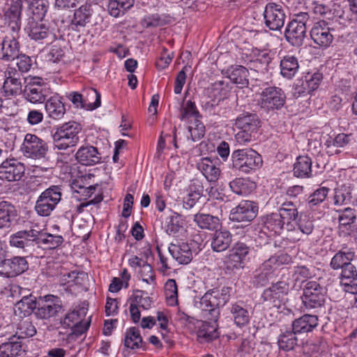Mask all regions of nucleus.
I'll use <instances>...</instances> for the list:
<instances>
[{"label": "nucleus", "instance_id": "nucleus-19", "mask_svg": "<svg viewBox=\"0 0 357 357\" xmlns=\"http://www.w3.org/2000/svg\"><path fill=\"white\" fill-rule=\"evenodd\" d=\"M220 163L217 158L205 157L197 162V167L208 182L216 183L222 174Z\"/></svg>", "mask_w": 357, "mask_h": 357}, {"label": "nucleus", "instance_id": "nucleus-23", "mask_svg": "<svg viewBox=\"0 0 357 357\" xmlns=\"http://www.w3.org/2000/svg\"><path fill=\"white\" fill-rule=\"evenodd\" d=\"M79 163L85 166H92L102 162L101 154L98 149L91 145L82 146L75 154Z\"/></svg>", "mask_w": 357, "mask_h": 357}, {"label": "nucleus", "instance_id": "nucleus-3", "mask_svg": "<svg viewBox=\"0 0 357 357\" xmlns=\"http://www.w3.org/2000/svg\"><path fill=\"white\" fill-rule=\"evenodd\" d=\"M82 130L80 124L70 121L56 128L53 134L54 146L59 150H66L79 142L78 134Z\"/></svg>", "mask_w": 357, "mask_h": 357}, {"label": "nucleus", "instance_id": "nucleus-47", "mask_svg": "<svg viewBox=\"0 0 357 357\" xmlns=\"http://www.w3.org/2000/svg\"><path fill=\"white\" fill-rule=\"evenodd\" d=\"M48 8L47 0H30L28 11L31 14L29 19L43 20Z\"/></svg>", "mask_w": 357, "mask_h": 357}, {"label": "nucleus", "instance_id": "nucleus-50", "mask_svg": "<svg viewBox=\"0 0 357 357\" xmlns=\"http://www.w3.org/2000/svg\"><path fill=\"white\" fill-rule=\"evenodd\" d=\"M197 340L200 343L208 342L216 339L218 337V333L216 329L210 326L206 321H202L199 326L197 333Z\"/></svg>", "mask_w": 357, "mask_h": 357}, {"label": "nucleus", "instance_id": "nucleus-31", "mask_svg": "<svg viewBox=\"0 0 357 357\" xmlns=\"http://www.w3.org/2000/svg\"><path fill=\"white\" fill-rule=\"evenodd\" d=\"M14 335L8 338V341L0 345V356L1 357H17L21 356L24 349L21 341Z\"/></svg>", "mask_w": 357, "mask_h": 357}, {"label": "nucleus", "instance_id": "nucleus-20", "mask_svg": "<svg viewBox=\"0 0 357 357\" xmlns=\"http://www.w3.org/2000/svg\"><path fill=\"white\" fill-rule=\"evenodd\" d=\"M288 291V284L284 281H279L266 289L263 292L262 298L264 301L278 307Z\"/></svg>", "mask_w": 357, "mask_h": 357}, {"label": "nucleus", "instance_id": "nucleus-13", "mask_svg": "<svg viewBox=\"0 0 357 357\" xmlns=\"http://www.w3.org/2000/svg\"><path fill=\"white\" fill-rule=\"evenodd\" d=\"M50 93V87L40 77L32 78L24 89L26 99L34 104L43 102Z\"/></svg>", "mask_w": 357, "mask_h": 357}, {"label": "nucleus", "instance_id": "nucleus-21", "mask_svg": "<svg viewBox=\"0 0 357 357\" xmlns=\"http://www.w3.org/2000/svg\"><path fill=\"white\" fill-rule=\"evenodd\" d=\"M310 37L318 45L328 47L333 40V36L326 22L324 20L315 23L310 31Z\"/></svg>", "mask_w": 357, "mask_h": 357}, {"label": "nucleus", "instance_id": "nucleus-29", "mask_svg": "<svg viewBox=\"0 0 357 357\" xmlns=\"http://www.w3.org/2000/svg\"><path fill=\"white\" fill-rule=\"evenodd\" d=\"M260 121L255 114H243L238 116L234 126L239 130H243L255 135L259 127Z\"/></svg>", "mask_w": 357, "mask_h": 357}, {"label": "nucleus", "instance_id": "nucleus-48", "mask_svg": "<svg viewBox=\"0 0 357 357\" xmlns=\"http://www.w3.org/2000/svg\"><path fill=\"white\" fill-rule=\"evenodd\" d=\"M124 346L131 349L144 347V342L139 331L135 327L128 328L125 334Z\"/></svg>", "mask_w": 357, "mask_h": 357}, {"label": "nucleus", "instance_id": "nucleus-56", "mask_svg": "<svg viewBox=\"0 0 357 357\" xmlns=\"http://www.w3.org/2000/svg\"><path fill=\"white\" fill-rule=\"evenodd\" d=\"M254 54L255 58L251 61L252 66L258 70H266L272 60L270 53L266 50H256Z\"/></svg>", "mask_w": 357, "mask_h": 357}, {"label": "nucleus", "instance_id": "nucleus-51", "mask_svg": "<svg viewBox=\"0 0 357 357\" xmlns=\"http://www.w3.org/2000/svg\"><path fill=\"white\" fill-rule=\"evenodd\" d=\"M15 215L13 205L8 202H0V229L10 225L11 218Z\"/></svg>", "mask_w": 357, "mask_h": 357}, {"label": "nucleus", "instance_id": "nucleus-11", "mask_svg": "<svg viewBox=\"0 0 357 357\" xmlns=\"http://www.w3.org/2000/svg\"><path fill=\"white\" fill-rule=\"evenodd\" d=\"M285 98V95L281 89L269 86L262 91L257 102L266 110L278 109L284 105Z\"/></svg>", "mask_w": 357, "mask_h": 357}, {"label": "nucleus", "instance_id": "nucleus-28", "mask_svg": "<svg viewBox=\"0 0 357 357\" xmlns=\"http://www.w3.org/2000/svg\"><path fill=\"white\" fill-rule=\"evenodd\" d=\"M45 109L47 116L54 120L62 119L66 113V107L62 98L57 94L47 100Z\"/></svg>", "mask_w": 357, "mask_h": 357}, {"label": "nucleus", "instance_id": "nucleus-42", "mask_svg": "<svg viewBox=\"0 0 357 357\" xmlns=\"http://www.w3.org/2000/svg\"><path fill=\"white\" fill-rule=\"evenodd\" d=\"M230 312L237 326L243 327L249 323L250 318V313L243 302L232 304Z\"/></svg>", "mask_w": 357, "mask_h": 357}, {"label": "nucleus", "instance_id": "nucleus-24", "mask_svg": "<svg viewBox=\"0 0 357 357\" xmlns=\"http://www.w3.org/2000/svg\"><path fill=\"white\" fill-rule=\"evenodd\" d=\"M306 27L296 22H290L286 28L284 36L286 40L293 46L300 47L303 44L306 37Z\"/></svg>", "mask_w": 357, "mask_h": 357}, {"label": "nucleus", "instance_id": "nucleus-59", "mask_svg": "<svg viewBox=\"0 0 357 357\" xmlns=\"http://www.w3.org/2000/svg\"><path fill=\"white\" fill-rule=\"evenodd\" d=\"M275 263L276 260L271 257L268 260L265 261L260 266L259 270L261 273L258 274L257 278H259V282H260L261 285L267 280L268 275L271 274V270L278 267Z\"/></svg>", "mask_w": 357, "mask_h": 357}, {"label": "nucleus", "instance_id": "nucleus-46", "mask_svg": "<svg viewBox=\"0 0 357 357\" xmlns=\"http://www.w3.org/2000/svg\"><path fill=\"white\" fill-rule=\"evenodd\" d=\"M82 92L84 98L83 109L86 110H93L100 106L101 96L96 89L93 88H88L84 89Z\"/></svg>", "mask_w": 357, "mask_h": 357}, {"label": "nucleus", "instance_id": "nucleus-55", "mask_svg": "<svg viewBox=\"0 0 357 357\" xmlns=\"http://www.w3.org/2000/svg\"><path fill=\"white\" fill-rule=\"evenodd\" d=\"M351 189L349 186L345 185L335 189L333 197L334 204L335 206H342L348 204L351 200Z\"/></svg>", "mask_w": 357, "mask_h": 357}, {"label": "nucleus", "instance_id": "nucleus-16", "mask_svg": "<svg viewBox=\"0 0 357 357\" xmlns=\"http://www.w3.org/2000/svg\"><path fill=\"white\" fill-rule=\"evenodd\" d=\"M19 32L7 33L0 41V59L9 61L20 54Z\"/></svg>", "mask_w": 357, "mask_h": 357}, {"label": "nucleus", "instance_id": "nucleus-9", "mask_svg": "<svg viewBox=\"0 0 357 357\" xmlns=\"http://www.w3.org/2000/svg\"><path fill=\"white\" fill-rule=\"evenodd\" d=\"M326 291L316 281H309L303 288L302 300L307 308L321 307L326 301Z\"/></svg>", "mask_w": 357, "mask_h": 357}, {"label": "nucleus", "instance_id": "nucleus-57", "mask_svg": "<svg viewBox=\"0 0 357 357\" xmlns=\"http://www.w3.org/2000/svg\"><path fill=\"white\" fill-rule=\"evenodd\" d=\"M188 132L192 142H196L202 139L205 134V127L204 124L198 119L190 120L188 126Z\"/></svg>", "mask_w": 357, "mask_h": 357}, {"label": "nucleus", "instance_id": "nucleus-18", "mask_svg": "<svg viewBox=\"0 0 357 357\" xmlns=\"http://www.w3.org/2000/svg\"><path fill=\"white\" fill-rule=\"evenodd\" d=\"M29 268V264L24 257L16 256L4 259L0 262V275L6 278L16 277Z\"/></svg>", "mask_w": 357, "mask_h": 357}, {"label": "nucleus", "instance_id": "nucleus-15", "mask_svg": "<svg viewBox=\"0 0 357 357\" xmlns=\"http://www.w3.org/2000/svg\"><path fill=\"white\" fill-rule=\"evenodd\" d=\"M24 165L17 159L8 158L0 165V178L9 182L18 181L24 176Z\"/></svg>", "mask_w": 357, "mask_h": 357}, {"label": "nucleus", "instance_id": "nucleus-36", "mask_svg": "<svg viewBox=\"0 0 357 357\" xmlns=\"http://www.w3.org/2000/svg\"><path fill=\"white\" fill-rule=\"evenodd\" d=\"M312 161L307 155H301L296 158L294 165V175L298 178H310L312 176Z\"/></svg>", "mask_w": 357, "mask_h": 357}, {"label": "nucleus", "instance_id": "nucleus-1", "mask_svg": "<svg viewBox=\"0 0 357 357\" xmlns=\"http://www.w3.org/2000/svg\"><path fill=\"white\" fill-rule=\"evenodd\" d=\"M231 288L224 287L221 289H210L201 298L199 307L209 315L208 319L216 322L219 314V307H223L229 301Z\"/></svg>", "mask_w": 357, "mask_h": 357}, {"label": "nucleus", "instance_id": "nucleus-33", "mask_svg": "<svg viewBox=\"0 0 357 357\" xmlns=\"http://www.w3.org/2000/svg\"><path fill=\"white\" fill-rule=\"evenodd\" d=\"M280 75L288 79H292L299 70L297 57L293 55H286L280 62Z\"/></svg>", "mask_w": 357, "mask_h": 357}, {"label": "nucleus", "instance_id": "nucleus-27", "mask_svg": "<svg viewBox=\"0 0 357 357\" xmlns=\"http://www.w3.org/2000/svg\"><path fill=\"white\" fill-rule=\"evenodd\" d=\"M25 32L31 40L36 41L46 38L49 36V28L43 20L29 19L24 28Z\"/></svg>", "mask_w": 357, "mask_h": 357}, {"label": "nucleus", "instance_id": "nucleus-26", "mask_svg": "<svg viewBox=\"0 0 357 357\" xmlns=\"http://www.w3.org/2000/svg\"><path fill=\"white\" fill-rule=\"evenodd\" d=\"M322 79L323 75L319 72L307 73L301 81V84L296 86L295 93L298 96L310 93L318 89Z\"/></svg>", "mask_w": 357, "mask_h": 357}, {"label": "nucleus", "instance_id": "nucleus-63", "mask_svg": "<svg viewBox=\"0 0 357 357\" xmlns=\"http://www.w3.org/2000/svg\"><path fill=\"white\" fill-rule=\"evenodd\" d=\"M165 293L167 299L171 304L176 302L178 296V289L176 281L173 279H169L165 284Z\"/></svg>", "mask_w": 357, "mask_h": 357}, {"label": "nucleus", "instance_id": "nucleus-60", "mask_svg": "<svg viewBox=\"0 0 357 357\" xmlns=\"http://www.w3.org/2000/svg\"><path fill=\"white\" fill-rule=\"evenodd\" d=\"M329 189L326 187H321L315 190L308 197V206L313 208L314 206L322 203L326 198Z\"/></svg>", "mask_w": 357, "mask_h": 357}, {"label": "nucleus", "instance_id": "nucleus-44", "mask_svg": "<svg viewBox=\"0 0 357 357\" xmlns=\"http://www.w3.org/2000/svg\"><path fill=\"white\" fill-rule=\"evenodd\" d=\"M296 333L291 328H287L282 331L278 336V344L280 349L284 351L293 350L298 344Z\"/></svg>", "mask_w": 357, "mask_h": 357}, {"label": "nucleus", "instance_id": "nucleus-22", "mask_svg": "<svg viewBox=\"0 0 357 357\" xmlns=\"http://www.w3.org/2000/svg\"><path fill=\"white\" fill-rule=\"evenodd\" d=\"M168 251L172 258L179 264H188L193 258V252L189 243L185 242L172 243Z\"/></svg>", "mask_w": 357, "mask_h": 357}, {"label": "nucleus", "instance_id": "nucleus-25", "mask_svg": "<svg viewBox=\"0 0 357 357\" xmlns=\"http://www.w3.org/2000/svg\"><path fill=\"white\" fill-rule=\"evenodd\" d=\"M37 307L36 298L32 294L23 295L20 300L17 301L14 306V313L19 317L29 318L28 317L34 313Z\"/></svg>", "mask_w": 357, "mask_h": 357}, {"label": "nucleus", "instance_id": "nucleus-7", "mask_svg": "<svg viewBox=\"0 0 357 357\" xmlns=\"http://www.w3.org/2000/svg\"><path fill=\"white\" fill-rule=\"evenodd\" d=\"M61 309L62 302L60 298L48 294L38 298L34 314L38 319H49L56 316Z\"/></svg>", "mask_w": 357, "mask_h": 357}, {"label": "nucleus", "instance_id": "nucleus-32", "mask_svg": "<svg viewBox=\"0 0 357 357\" xmlns=\"http://www.w3.org/2000/svg\"><path fill=\"white\" fill-rule=\"evenodd\" d=\"M93 13L91 6L87 3L76 9L74 13L73 18L71 20L73 29H78L79 27H84L91 22Z\"/></svg>", "mask_w": 357, "mask_h": 357}, {"label": "nucleus", "instance_id": "nucleus-6", "mask_svg": "<svg viewBox=\"0 0 357 357\" xmlns=\"http://www.w3.org/2000/svg\"><path fill=\"white\" fill-rule=\"evenodd\" d=\"M48 149V145L45 140L31 133L25 135L21 146V151L25 157L35 160L45 158Z\"/></svg>", "mask_w": 357, "mask_h": 357}, {"label": "nucleus", "instance_id": "nucleus-41", "mask_svg": "<svg viewBox=\"0 0 357 357\" xmlns=\"http://www.w3.org/2000/svg\"><path fill=\"white\" fill-rule=\"evenodd\" d=\"M185 226L183 216L176 212L169 211V214L165 220V231L169 235H175L182 230Z\"/></svg>", "mask_w": 357, "mask_h": 357}, {"label": "nucleus", "instance_id": "nucleus-54", "mask_svg": "<svg viewBox=\"0 0 357 357\" xmlns=\"http://www.w3.org/2000/svg\"><path fill=\"white\" fill-rule=\"evenodd\" d=\"M278 213L287 223H289L292 220H295L298 215L297 206L292 202H285L282 204L279 208Z\"/></svg>", "mask_w": 357, "mask_h": 357}, {"label": "nucleus", "instance_id": "nucleus-34", "mask_svg": "<svg viewBox=\"0 0 357 357\" xmlns=\"http://www.w3.org/2000/svg\"><path fill=\"white\" fill-rule=\"evenodd\" d=\"M227 77L231 82L240 88L247 87L249 84V72L243 66H231L227 71Z\"/></svg>", "mask_w": 357, "mask_h": 357}, {"label": "nucleus", "instance_id": "nucleus-58", "mask_svg": "<svg viewBox=\"0 0 357 357\" xmlns=\"http://www.w3.org/2000/svg\"><path fill=\"white\" fill-rule=\"evenodd\" d=\"M339 213L338 220L341 225L347 226L353 224L357 217L356 211L351 207H347L337 211Z\"/></svg>", "mask_w": 357, "mask_h": 357}, {"label": "nucleus", "instance_id": "nucleus-14", "mask_svg": "<svg viewBox=\"0 0 357 357\" xmlns=\"http://www.w3.org/2000/svg\"><path fill=\"white\" fill-rule=\"evenodd\" d=\"M257 204L250 200L241 201L230 211L229 219L232 221L250 222L257 215Z\"/></svg>", "mask_w": 357, "mask_h": 357}, {"label": "nucleus", "instance_id": "nucleus-43", "mask_svg": "<svg viewBox=\"0 0 357 357\" xmlns=\"http://www.w3.org/2000/svg\"><path fill=\"white\" fill-rule=\"evenodd\" d=\"M351 135L340 133L334 138L329 137L324 143L326 153L329 155L338 153L340 151L337 148H341L348 144L351 140Z\"/></svg>", "mask_w": 357, "mask_h": 357}, {"label": "nucleus", "instance_id": "nucleus-17", "mask_svg": "<svg viewBox=\"0 0 357 357\" xmlns=\"http://www.w3.org/2000/svg\"><path fill=\"white\" fill-rule=\"evenodd\" d=\"M22 0H13L4 9L3 18L8 31L19 32L21 28Z\"/></svg>", "mask_w": 357, "mask_h": 357}, {"label": "nucleus", "instance_id": "nucleus-12", "mask_svg": "<svg viewBox=\"0 0 357 357\" xmlns=\"http://www.w3.org/2000/svg\"><path fill=\"white\" fill-rule=\"evenodd\" d=\"M11 247L22 249L24 252L31 254L37 246V229H30L18 231L9 238Z\"/></svg>", "mask_w": 357, "mask_h": 357}, {"label": "nucleus", "instance_id": "nucleus-5", "mask_svg": "<svg viewBox=\"0 0 357 357\" xmlns=\"http://www.w3.org/2000/svg\"><path fill=\"white\" fill-rule=\"evenodd\" d=\"M0 76L3 78L2 89L6 96H15L22 93L24 77L15 67L8 65L0 71Z\"/></svg>", "mask_w": 357, "mask_h": 357}, {"label": "nucleus", "instance_id": "nucleus-49", "mask_svg": "<svg viewBox=\"0 0 357 357\" xmlns=\"http://www.w3.org/2000/svg\"><path fill=\"white\" fill-rule=\"evenodd\" d=\"M194 221L201 229L208 230L217 229L220 225L218 217L204 213L196 214L194 216Z\"/></svg>", "mask_w": 357, "mask_h": 357}, {"label": "nucleus", "instance_id": "nucleus-8", "mask_svg": "<svg viewBox=\"0 0 357 357\" xmlns=\"http://www.w3.org/2000/svg\"><path fill=\"white\" fill-rule=\"evenodd\" d=\"M250 248L244 243H236L225 257L224 264L226 269L234 271L245 267L248 260Z\"/></svg>", "mask_w": 357, "mask_h": 357}, {"label": "nucleus", "instance_id": "nucleus-2", "mask_svg": "<svg viewBox=\"0 0 357 357\" xmlns=\"http://www.w3.org/2000/svg\"><path fill=\"white\" fill-rule=\"evenodd\" d=\"M231 167L244 173H249L262 165L261 156L252 149H237L231 155Z\"/></svg>", "mask_w": 357, "mask_h": 357}, {"label": "nucleus", "instance_id": "nucleus-39", "mask_svg": "<svg viewBox=\"0 0 357 357\" xmlns=\"http://www.w3.org/2000/svg\"><path fill=\"white\" fill-rule=\"evenodd\" d=\"M18 321L14 322L16 331L13 335L17 339H24L33 337L36 333V328L29 318L20 317Z\"/></svg>", "mask_w": 357, "mask_h": 357}, {"label": "nucleus", "instance_id": "nucleus-61", "mask_svg": "<svg viewBox=\"0 0 357 357\" xmlns=\"http://www.w3.org/2000/svg\"><path fill=\"white\" fill-rule=\"evenodd\" d=\"M199 112L197 109L195 102L191 100H188L186 102L185 107L182 109L181 112V119L182 121L185 119H192L191 120H195V119H198Z\"/></svg>", "mask_w": 357, "mask_h": 357}, {"label": "nucleus", "instance_id": "nucleus-10", "mask_svg": "<svg viewBox=\"0 0 357 357\" xmlns=\"http://www.w3.org/2000/svg\"><path fill=\"white\" fill-rule=\"evenodd\" d=\"M265 25L271 30L279 31L283 27L286 14L282 5L275 2L268 3L264 10Z\"/></svg>", "mask_w": 357, "mask_h": 357}, {"label": "nucleus", "instance_id": "nucleus-64", "mask_svg": "<svg viewBox=\"0 0 357 357\" xmlns=\"http://www.w3.org/2000/svg\"><path fill=\"white\" fill-rule=\"evenodd\" d=\"M132 303L139 307L148 310L151 307L152 301L149 296H143V291H137L132 296Z\"/></svg>", "mask_w": 357, "mask_h": 357}, {"label": "nucleus", "instance_id": "nucleus-4", "mask_svg": "<svg viewBox=\"0 0 357 357\" xmlns=\"http://www.w3.org/2000/svg\"><path fill=\"white\" fill-rule=\"evenodd\" d=\"M62 189L60 185H51L38 197L35 211L43 217L49 216L61 200Z\"/></svg>", "mask_w": 357, "mask_h": 357}, {"label": "nucleus", "instance_id": "nucleus-35", "mask_svg": "<svg viewBox=\"0 0 357 357\" xmlns=\"http://www.w3.org/2000/svg\"><path fill=\"white\" fill-rule=\"evenodd\" d=\"M231 190L241 196H247L256 189V183L248 178H237L229 183Z\"/></svg>", "mask_w": 357, "mask_h": 357}, {"label": "nucleus", "instance_id": "nucleus-30", "mask_svg": "<svg viewBox=\"0 0 357 357\" xmlns=\"http://www.w3.org/2000/svg\"><path fill=\"white\" fill-rule=\"evenodd\" d=\"M318 325V318L315 315L304 314L295 319L291 328L296 334L311 332Z\"/></svg>", "mask_w": 357, "mask_h": 357}, {"label": "nucleus", "instance_id": "nucleus-40", "mask_svg": "<svg viewBox=\"0 0 357 357\" xmlns=\"http://www.w3.org/2000/svg\"><path fill=\"white\" fill-rule=\"evenodd\" d=\"M63 242V238L61 235H54L37 230V247L44 246L47 249H55Z\"/></svg>", "mask_w": 357, "mask_h": 357}, {"label": "nucleus", "instance_id": "nucleus-53", "mask_svg": "<svg viewBox=\"0 0 357 357\" xmlns=\"http://www.w3.org/2000/svg\"><path fill=\"white\" fill-rule=\"evenodd\" d=\"M340 279L341 284L344 286H350L353 283L356 285L357 282V269L356 266L350 262L347 266L341 270Z\"/></svg>", "mask_w": 357, "mask_h": 357}, {"label": "nucleus", "instance_id": "nucleus-62", "mask_svg": "<svg viewBox=\"0 0 357 357\" xmlns=\"http://www.w3.org/2000/svg\"><path fill=\"white\" fill-rule=\"evenodd\" d=\"M225 89L224 81H217L212 84L210 87L208 88L207 92L208 96L213 98V101H219L222 99L223 93L222 91Z\"/></svg>", "mask_w": 357, "mask_h": 357}, {"label": "nucleus", "instance_id": "nucleus-38", "mask_svg": "<svg viewBox=\"0 0 357 357\" xmlns=\"http://www.w3.org/2000/svg\"><path fill=\"white\" fill-rule=\"evenodd\" d=\"M231 233L227 230L215 231L211 239V248L213 251L226 250L231 243Z\"/></svg>", "mask_w": 357, "mask_h": 357}, {"label": "nucleus", "instance_id": "nucleus-37", "mask_svg": "<svg viewBox=\"0 0 357 357\" xmlns=\"http://www.w3.org/2000/svg\"><path fill=\"white\" fill-rule=\"evenodd\" d=\"M354 257L355 252L353 249L341 250L333 257L330 266L333 270H342L351 262Z\"/></svg>", "mask_w": 357, "mask_h": 357}, {"label": "nucleus", "instance_id": "nucleus-52", "mask_svg": "<svg viewBox=\"0 0 357 357\" xmlns=\"http://www.w3.org/2000/svg\"><path fill=\"white\" fill-rule=\"evenodd\" d=\"M285 221L278 213L268 215L264 222V227L276 234H280L283 229Z\"/></svg>", "mask_w": 357, "mask_h": 357}, {"label": "nucleus", "instance_id": "nucleus-45", "mask_svg": "<svg viewBox=\"0 0 357 357\" xmlns=\"http://www.w3.org/2000/svg\"><path fill=\"white\" fill-rule=\"evenodd\" d=\"M134 2V0H109L108 13L114 17L122 16L133 6Z\"/></svg>", "mask_w": 357, "mask_h": 357}]
</instances>
